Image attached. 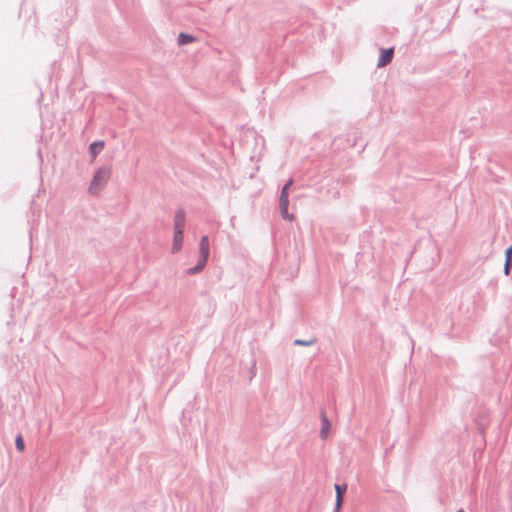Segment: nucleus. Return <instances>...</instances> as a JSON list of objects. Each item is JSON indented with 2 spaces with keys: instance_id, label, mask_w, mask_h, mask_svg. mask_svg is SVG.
Wrapping results in <instances>:
<instances>
[{
  "instance_id": "nucleus-1",
  "label": "nucleus",
  "mask_w": 512,
  "mask_h": 512,
  "mask_svg": "<svg viewBox=\"0 0 512 512\" xmlns=\"http://www.w3.org/2000/svg\"><path fill=\"white\" fill-rule=\"evenodd\" d=\"M185 228V212L182 209H179L175 214V224H174V236L171 252L176 254L180 252L183 244V234Z\"/></svg>"
},
{
  "instance_id": "nucleus-2",
  "label": "nucleus",
  "mask_w": 512,
  "mask_h": 512,
  "mask_svg": "<svg viewBox=\"0 0 512 512\" xmlns=\"http://www.w3.org/2000/svg\"><path fill=\"white\" fill-rule=\"evenodd\" d=\"M111 175V169L108 167H101L96 172L90 183L89 192L97 195L108 183Z\"/></svg>"
},
{
  "instance_id": "nucleus-3",
  "label": "nucleus",
  "mask_w": 512,
  "mask_h": 512,
  "mask_svg": "<svg viewBox=\"0 0 512 512\" xmlns=\"http://www.w3.org/2000/svg\"><path fill=\"white\" fill-rule=\"evenodd\" d=\"M209 258V240L207 236H203L200 241V260L198 264L188 270L189 274H194L202 271V269L205 267L207 260Z\"/></svg>"
},
{
  "instance_id": "nucleus-4",
  "label": "nucleus",
  "mask_w": 512,
  "mask_h": 512,
  "mask_svg": "<svg viewBox=\"0 0 512 512\" xmlns=\"http://www.w3.org/2000/svg\"><path fill=\"white\" fill-rule=\"evenodd\" d=\"M292 183H293V180L290 179L284 185V187L282 188V191H281L280 202H279L282 217L284 219L288 220V221H293L294 220L293 214H290L288 212V205H289V192H288V189L292 185Z\"/></svg>"
},
{
  "instance_id": "nucleus-5",
  "label": "nucleus",
  "mask_w": 512,
  "mask_h": 512,
  "mask_svg": "<svg viewBox=\"0 0 512 512\" xmlns=\"http://www.w3.org/2000/svg\"><path fill=\"white\" fill-rule=\"evenodd\" d=\"M393 54H394L393 48L382 49L381 50V56H380V58L378 60L377 66L378 67H384L387 64H389L392 61Z\"/></svg>"
},
{
  "instance_id": "nucleus-6",
  "label": "nucleus",
  "mask_w": 512,
  "mask_h": 512,
  "mask_svg": "<svg viewBox=\"0 0 512 512\" xmlns=\"http://www.w3.org/2000/svg\"><path fill=\"white\" fill-rule=\"evenodd\" d=\"M105 142L104 141H96L90 144L89 151L92 155V160L96 158V156L104 149Z\"/></svg>"
},
{
  "instance_id": "nucleus-7",
  "label": "nucleus",
  "mask_w": 512,
  "mask_h": 512,
  "mask_svg": "<svg viewBox=\"0 0 512 512\" xmlns=\"http://www.w3.org/2000/svg\"><path fill=\"white\" fill-rule=\"evenodd\" d=\"M336 490V506L339 508L342 505L343 502V494L346 490V487H342L341 485L336 484L335 485Z\"/></svg>"
},
{
  "instance_id": "nucleus-8",
  "label": "nucleus",
  "mask_w": 512,
  "mask_h": 512,
  "mask_svg": "<svg viewBox=\"0 0 512 512\" xmlns=\"http://www.w3.org/2000/svg\"><path fill=\"white\" fill-rule=\"evenodd\" d=\"M194 40H195L194 37H192L191 35L185 34V33H181L178 37L179 45H185V44L193 42Z\"/></svg>"
},
{
  "instance_id": "nucleus-9",
  "label": "nucleus",
  "mask_w": 512,
  "mask_h": 512,
  "mask_svg": "<svg viewBox=\"0 0 512 512\" xmlns=\"http://www.w3.org/2000/svg\"><path fill=\"white\" fill-rule=\"evenodd\" d=\"M15 444H16V447H17L19 452H23L24 451L25 444H24L23 437L21 435H18L16 437Z\"/></svg>"
},
{
  "instance_id": "nucleus-10",
  "label": "nucleus",
  "mask_w": 512,
  "mask_h": 512,
  "mask_svg": "<svg viewBox=\"0 0 512 512\" xmlns=\"http://www.w3.org/2000/svg\"><path fill=\"white\" fill-rule=\"evenodd\" d=\"M329 427H330V423L329 421L324 417L323 418V428L321 430V434L325 437L328 433V430H329Z\"/></svg>"
},
{
  "instance_id": "nucleus-11",
  "label": "nucleus",
  "mask_w": 512,
  "mask_h": 512,
  "mask_svg": "<svg viewBox=\"0 0 512 512\" xmlns=\"http://www.w3.org/2000/svg\"><path fill=\"white\" fill-rule=\"evenodd\" d=\"M511 264H512V260L510 258L506 257V262H505V266H504V272L506 275H509Z\"/></svg>"
},
{
  "instance_id": "nucleus-12",
  "label": "nucleus",
  "mask_w": 512,
  "mask_h": 512,
  "mask_svg": "<svg viewBox=\"0 0 512 512\" xmlns=\"http://www.w3.org/2000/svg\"><path fill=\"white\" fill-rule=\"evenodd\" d=\"M295 343L298 344V345H309V344H311L310 342L309 343L308 342H303L301 340H296Z\"/></svg>"
}]
</instances>
